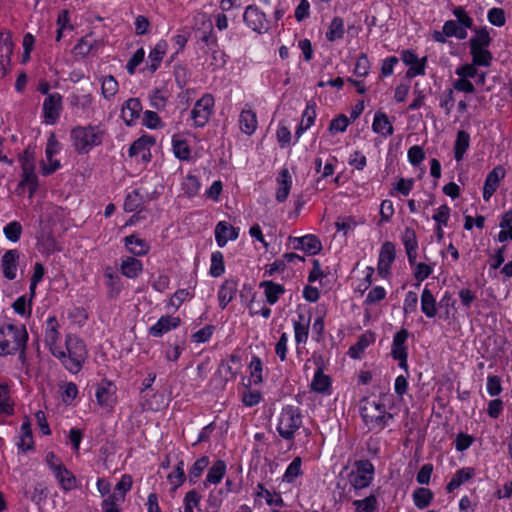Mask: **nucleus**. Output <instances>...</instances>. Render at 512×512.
Returning a JSON list of instances; mask_svg holds the SVG:
<instances>
[{
  "label": "nucleus",
  "instance_id": "obj_1",
  "mask_svg": "<svg viewBox=\"0 0 512 512\" xmlns=\"http://www.w3.org/2000/svg\"><path fill=\"white\" fill-rule=\"evenodd\" d=\"M58 321L54 316L48 317L45 324V344L53 356L58 358L71 373H78L87 358V348L82 339L68 334L62 343L58 331Z\"/></svg>",
  "mask_w": 512,
  "mask_h": 512
},
{
  "label": "nucleus",
  "instance_id": "obj_2",
  "mask_svg": "<svg viewBox=\"0 0 512 512\" xmlns=\"http://www.w3.org/2000/svg\"><path fill=\"white\" fill-rule=\"evenodd\" d=\"M391 396L383 395L378 398H364L360 402V415L370 430L381 431L393 418L387 411Z\"/></svg>",
  "mask_w": 512,
  "mask_h": 512
},
{
  "label": "nucleus",
  "instance_id": "obj_3",
  "mask_svg": "<svg viewBox=\"0 0 512 512\" xmlns=\"http://www.w3.org/2000/svg\"><path fill=\"white\" fill-rule=\"evenodd\" d=\"M105 135L99 124L78 125L70 132L71 145L78 154H88L103 143Z\"/></svg>",
  "mask_w": 512,
  "mask_h": 512
},
{
  "label": "nucleus",
  "instance_id": "obj_4",
  "mask_svg": "<svg viewBox=\"0 0 512 512\" xmlns=\"http://www.w3.org/2000/svg\"><path fill=\"white\" fill-rule=\"evenodd\" d=\"M44 460L57 484L63 491L68 492L78 488V479L74 473L64 465L59 456L54 452H47Z\"/></svg>",
  "mask_w": 512,
  "mask_h": 512
},
{
  "label": "nucleus",
  "instance_id": "obj_5",
  "mask_svg": "<svg viewBox=\"0 0 512 512\" xmlns=\"http://www.w3.org/2000/svg\"><path fill=\"white\" fill-rule=\"evenodd\" d=\"M27 332L23 325L7 324L0 327V355L12 354L25 346Z\"/></svg>",
  "mask_w": 512,
  "mask_h": 512
},
{
  "label": "nucleus",
  "instance_id": "obj_6",
  "mask_svg": "<svg viewBox=\"0 0 512 512\" xmlns=\"http://www.w3.org/2000/svg\"><path fill=\"white\" fill-rule=\"evenodd\" d=\"M374 475L375 468L369 460H357L348 469L346 478L350 489L354 490L355 495H358L359 490L371 485Z\"/></svg>",
  "mask_w": 512,
  "mask_h": 512
},
{
  "label": "nucleus",
  "instance_id": "obj_7",
  "mask_svg": "<svg viewBox=\"0 0 512 512\" xmlns=\"http://www.w3.org/2000/svg\"><path fill=\"white\" fill-rule=\"evenodd\" d=\"M59 208L56 206H49L46 210L45 216L39 221L41 231L37 235V249L44 255H50L58 250L60 247L52 235L51 231L46 228V222L49 224L52 222L53 216H58Z\"/></svg>",
  "mask_w": 512,
  "mask_h": 512
},
{
  "label": "nucleus",
  "instance_id": "obj_8",
  "mask_svg": "<svg viewBox=\"0 0 512 512\" xmlns=\"http://www.w3.org/2000/svg\"><path fill=\"white\" fill-rule=\"evenodd\" d=\"M302 426V415L300 409L296 406L287 405L282 408L277 423V431L279 435L291 440L294 438L296 431Z\"/></svg>",
  "mask_w": 512,
  "mask_h": 512
},
{
  "label": "nucleus",
  "instance_id": "obj_9",
  "mask_svg": "<svg viewBox=\"0 0 512 512\" xmlns=\"http://www.w3.org/2000/svg\"><path fill=\"white\" fill-rule=\"evenodd\" d=\"M22 169L21 180L18 188L28 191V197L32 198L38 187V178L35 173V160L31 153L25 151L19 158Z\"/></svg>",
  "mask_w": 512,
  "mask_h": 512
},
{
  "label": "nucleus",
  "instance_id": "obj_10",
  "mask_svg": "<svg viewBox=\"0 0 512 512\" xmlns=\"http://www.w3.org/2000/svg\"><path fill=\"white\" fill-rule=\"evenodd\" d=\"M63 110V98L60 93L53 92L45 97L42 104L43 123L54 125L59 120Z\"/></svg>",
  "mask_w": 512,
  "mask_h": 512
},
{
  "label": "nucleus",
  "instance_id": "obj_11",
  "mask_svg": "<svg viewBox=\"0 0 512 512\" xmlns=\"http://www.w3.org/2000/svg\"><path fill=\"white\" fill-rule=\"evenodd\" d=\"M95 397L100 407L111 411L118 402L116 385L107 379L102 380L96 386Z\"/></svg>",
  "mask_w": 512,
  "mask_h": 512
},
{
  "label": "nucleus",
  "instance_id": "obj_12",
  "mask_svg": "<svg viewBox=\"0 0 512 512\" xmlns=\"http://www.w3.org/2000/svg\"><path fill=\"white\" fill-rule=\"evenodd\" d=\"M396 258L395 245L386 241L382 244L377 263V275L382 279H388L392 274V265Z\"/></svg>",
  "mask_w": 512,
  "mask_h": 512
},
{
  "label": "nucleus",
  "instance_id": "obj_13",
  "mask_svg": "<svg viewBox=\"0 0 512 512\" xmlns=\"http://www.w3.org/2000/svg\"><path fill=\"white\" fill-rule=\"evenodd\" d=\"M214 98L211 94L203 95L194 105L191 111V118L194 125L203 127L209 121L214 108Z\"/></svg>",
  "mask_w": 512,
  "mask_h": 512
},
{
  "label": "nucleus",
  "instance_id": "obj_14",
  "mask_svg": "<svg viewBox=\"0 0 512 512\" xmlns=\"http://www.w3.org/2000/svg\"><path fill=\"white\" fill-rule=\"evenodd\" d=\"M400 59L408 67L407 77L414 78L425 75L427 57H419L413 50L406 49L401 51Z\"/></svg>",
  "mask_w": 512,
  "mask_h": 512
},
{
  "label": "nucleus",
  "instance_id": "obj_15",
  "mask_svg": "<svg viewBox=\"0 0 512 512\" xmlns=\"http://www.w3.org/2000/svg\"><path fill=\"white\" fill-rule=\"evenodd\" d=\"M408 332L405 329L398 331L393 337L391 355L399 362V367L408 374V349H407Z\"/></svg>",
  "mask_w": 512,
  "mask_h": 512
},
{
  "label": "nucleus",
  "instance_id": "obj_16",
  "mask_svg": "<svg viewBox=\"0 0 512 512\" xmlns=\"http://www.w3.org/2000/svg\"><path fill=\"white\" fill-rule=\"evenodd\" d=\"M255 504H262V501L271 509H279L285 506L282 494L278 491L267 488L263 484H258L254 491Z\"/></svg>",
  "mask_w": 512,
  "mask_h": 512
},
{
  "label": "nucleus",
  "instance_id": "obj_17",
  "mask_svg": "<svg viewBox=\"0 0 512 512\" xmlns=\"http://www.w3.org/2000/svg\"><path fill=\"white\" fill-rule=\"evenodd\" d=\"M243 19L246 25L255 32L263 33L268 29L266 16L257 6H248L245 9Z\"/></svg>",
  "mask_w": 512,
  "mask_h": 512
},
{
  "label": "nucleus",
  "instance_id": "obj_18",
  "mask_svg": "<svg viewBox=\"0 0 512 512\" xmlns=\"http://www.w3.org/2000/svg\"><path fill=\"white\" fill-rule=\"evenodd\" d=\"M155 144L152 136L144 135L134 141L129 148V155L138 161L148 162L151 159V147Z\"/></svg>",
  "mask_w": 512,
  "mask_h": 512
},
{
  "label": "nucleus",
  "instance_id": "obj_19",
  "mask_svg": "<svg viewBox=\"0 0 512 512\" xmlns=\"http://www.w3.org/2000/svg\"><path fill=\"white\" fill-rule=\"evenodd\" d=\"M181 325V319L178 316H161L155 324L149 327L148 333L153 337H162L164 334L177 329Z\"/></svg>",
  "mask_w": 512,
  "mask_h": 512
},
{
  "label": "nucleus",
  "instance_id": "obj_20",
  "mask_svg": "<svg viewBox=\"0 0 512 512\" xmlns=\"http://www.w3.org/2000/svg\"><path fill=\"white\" fill-rule=\"evenodd\" d=\"M214 234L217 245L223 248L229 241H235L238 238L239 228L227 221H219L215 226Z\"/></svg>",
  "mask_w": 512,
  "mask_h": 512
},
{
  "label": "nucleus",
  "instance_id": "obj_21",
  "mask_svg": "<svg viewBox=\"0 0 512 512\" xmlns=\"http://www.w3.org/2000/svg\"><path fill=\"white\" fill-rule=\"evenodd\" d=\"M506 171L503 166H496L490 171L485 179L483 187V199L489 201L499 187L500 181L505 177Z\"/></svg>",
  "mask_w": 512,
  "mask_h": 512
},
{
  "label": "nucleus",
  "instance_id": "obj_22",
  "mask_svg": "<svg viewBox=\"0 0 512 512\" xmlns=\"http://www.w3.org/2000/svg\"><path fill=\"white\" fill-rule=\"evenodd\" d=\"M293 184L292 176L287 168H282L276 177L275 198L282 203L288 198Z\"/></svg>",
  "mask_w": 512,
  "mask_h": 512
},
{
  "label": "nucleus",
  "instance_id": "obj_23",
  "mask_svg": "<svg viewBox=\"0 0 512 512\" xmlns=\"http://www.w3.org/2000/svg\"><path fill=\"white\" fill-rule=\"evenodd\" d=\"M238 122L240 130L244 134L251 136L255 133L258 127L257 115L249 104L244 105L241 109Z\"/></svg>",
  "mask_w": 512,
  "mask_h": 512
},
{
  "label": "nucleus",
  "instance_id": "obj_24",
  "mask_svg": "<svg viewBox=\"0 0 512 512\" xmlns=\"http://www.w3.org/2000/svg\"><path fill=\"white\" fill-rule=\"evenodd\" d=\"M142 104L138 98L127 99L121 107V118L126 125H134L142 112Z\"/></svg>",
  "mask_w": 512,
  "mask_h": 512
},
{
  "label": "nucleus",
  "instance_id": "obj_25",
  "mask_svg": "<svg viewBox=\"0 0 512 512\" xmlns=\"http://www.w3.org/2000/svg\"><path fill=\"white\" fill-rule=\"evenodd\" d=\"M19 252L16 249L7 250L1 259V270L5 278L13 280L17 276Z\"/></svg>",
  "mask_w": 512,
  "mask_h": 512
},
{
  "label": "nucleus",
  "instance_id": "obj_26",
  "mask_svg": "<svg viewBox=\"0 0 512 512\" xmlns=\"http://www.w3.org/2000/svg\"><path fill=\"white\" fill-rule=\"evenodd\" d=\"M124 246L126 250L136 256V257H142L149 253L150 251V244L145 239L139 237L137 234H132L129 236H126L123 239Z\"/></svg>",
  "mask_w": 512,
  "mask_h": 512
},
{
  "label": "nucleus",
  "instance_id": "obj_27",
  "mask_svg": "<svg viewBox=\"0 0 512 512\" xmlns=\"http://www.w3.org/2000/svg\"><path fill=\"white\" fill-rule=\"evenodd\" d=\"M168 44L165 40L158 41L148 54L146 70L154 73L160 67V64L167 53Z\"/></svg>",
  "mask_w": 512,
  "mask_h": 512
},
{
  "label": "nucleus",
  "instance_id": "obj_28",
  "mask_svg": "<svg viewBox=\"0 0 512 512\" xmlns=\"http://www.w3.org/2000/svg\"><path fill=\"white\" fill-rule=\"evenodd\" d=\"M402 244L405 248L408 263H413L418 256V239L414 229L405 228L401 236Z\"/></svg>",
  "mask_w": 512,
  "mask_h": 512
},
{
  "label": "nucleus",
  "instance_id": "obj_29",
  "mask_svg": "<svg viewBox=\"0 0 512 512\" xmlns=\"http://www.w3.org/2000/svg\"><path fill=\"white\" fill-rule=\"evenodd\" d=\"M424 257L425 261H417L415 258L413 263H409L414 279L417 281L416 285H420L434 270L435 264L427 256Z\"/></svg>",
  "mask_w": 512,
  "mask_h": 512
},
{
  "label": "nucleus",
  "instance_id": "obj_30",
  "mask_svg": "<svg viewBox=\"0 0 512 512\" xmlns=\"http://www.w3.org/2000/svg\"><path fill=\"white\" fill-rule=\"evenodd\" d=\"M375 340V334L371 331H366L359 337L358 341L349 348L347 352L348 356L355 360L360 359L365 350L372 345Z\"/></svg>",
  "mask_w": 512,
  "mask_h": 512
},
{
  "label": "nucleus",
  "instance_id": "obj_31",
  "mask_svg": "<svg viewBox=\"0 0 512 512\" xmlns=\"http://www.w3.org/2000/svg\"><path fill=\"white\" fill-rule=\"evenodd\" d=\"M372 131L382 137H389L393 134L394 128L386 113L377 111L372 122Z\"/></svg>",
  "mask_w": 512,
  "mask_h": 512
},
{
  "label": "nucleus",
  "instance_id": "obj_32",
  "mask_svg": "<svg viewBox=\"0 0 512 512\" xmlns=\"http://www.w3.org/2000/svg\"><path fill=\"white\" fill-rule=\"evenodd\" d=\"M317 113L315 104L308 102L301 115V121L296 128L295 137L298 140L315 123Z\"/></svg>",
  "mask_w": 512,
  "mask_h": 512
},
{
  "label": "nucleus",
  "instance_id": "obj_33",
  "mask_svg": "<svg viewBox=\"0 0 512 512\" xmlns=\"http://www.w3.org/2000/svg\"><path fill=\"white\" fill-rule=\"evenodd\" d=\"M331 384V378L324 374L321 368H318L315 371L310 387L315 393L330 395L332 393Z\"/></svg>",
  "mask_w": 512,
  "mask_h": 512
},
{
  "label": "nucleus",
  "instance_id": "obj_34",
  "mask_svg": "<svg viewBox=\"0 0 512 512\" xmlns=\"http://www.w3.org/2000/svg\"><path fill=\"white\" fill-rule=\"evenodd\" d=\"M227 471V465L223 460H216L208 468V472L204 481L205 487L210 485H218L224 478Z\"/></svg>",
  "mask_w": 512,
  "mask_h": 512
},
{
  "label": "nucleus",
  "instance_id": "obj_35",
  "mask_svg": "<svg viewBox=\"0 0 512 512\" xmlns=\"http://www.w3.org/2000/svg\"><path fill=\"white\" fill-rule=\"evenodd\" d=\"M475 475L476 470L473 467H463L457 470L446 486L447 492H453L455 489L474 478Z\"/></svg>",
  "mask_w": 512,
  "mask_h": 512
},
{
  "label": "nucleus",
  "instance_id": "obj_36",
  "mask_svg": "<svg viewBox=\"0 0 512 512\" xmlns=\"http://www.w3.org/2000/svg\"><path fill=\"white\" fill-rule=\"evenodd\" d=\"M310 317L303 314L299 315V319L293 322L294 337L297 345H305L309 336Z\"/></svg>",
  "mask_w": 512,
  "mask_h": 512
},
{
  "label": "nucleus",
  "instance_id": "obj_37",
  "mask_svg": "<svg viewBox=\"0 0 512 512\" xmlns=\"http://www.w3.org/2000/svg\"><path fill=\"white\" fill-rule=\"evenodd\" d=\"M120 270L127 278H136L142 273L143 264L136 257L127 256L122 259Z\"/></svg>",
  "mask_w": 512,
  "mask_h": 512
},
{
  "label": "nucleus",
  "instance_id": "obj_38",
  "mask_svg": "<svg viewBox=\"0 0 512 512\" xmlns=\"http://www.w3.org/2000/svg\"><path fill=\"white\" fill-rule=\"evenodd\" d=\"M249 385H260L264 381V365L258 356H252L248 365Z\"/></svg>",
  "mask_w": 512,
  "mask_h": 512
},
{
  "label": "nucleus",
  "instance_id": "obj_39",
  "mask_svg": "<svg viewBox=\"0 0 512 512\" xmlns=\"http://www.w3.org/2000/svg\"><path fill=\"white\" fill-rule=\"evenodd\" d=\"M172 150L176 158L188 161L191 158V149L187 140L181 135L172 137Z\"/></svg>",
  "mask_w": 512,
  "mask_h": 512
},
{
  "label": "nucleus",
  "instance_id": "obj_40",
  "mask_svg": "<svg viewBox=\"0 0 512 512\" xmlns=\"http://www.w3.org/2000/svg\"><path fill=\"white\" fill-rule=\"evenodd\" d=\"M470 146V135L464 130H459L454 143V158L457 162L463 160L465 153Z\"/></svg>",
  "mask_w": 512,
  "mask_h": 512
},
{
  "label": "nucleus",
  "instance_id": "obj_41",
  "mask_svg": "<svg viewBox=\"0 0 512 512\" xmlns=\"http://www.w3.org/2000/svg\"><path fill=\"white\" fill-rule=\"evenodd\" d=\"M100 84L102 97L107 101L113 100L119 91L118 81L113 76L107 75L100 78Z\"/></svg>",
  "mask_w": 512,
  "mask_h": 512
},
{
  "label": "nucleus",
  "instance_id": "obj_42",
  "mask_svg": "<svg viewBox=\"0 0 512 512\" xmlns=\"http://www.w3.org/2000/svg\"><path fill=\"white\" fill-rule=\"evenodd\" d=\"M345 34V25L341 17H334L327 27L325 37L329 42L341 40Z\"/></svg>",
  "mask_w": 512,
  "mask_h": 512
},
{
  "label": "nucleus",
  "instance_id": "obj_43",
  "mask_svg": "<svg viewBox=\"0 0 512 512\" xmlns=\"http://www.w3.org/2000/svg\"><path fill=\"white\" fill-rule=\"evenodd\" d=\"M455 73L457 76H463L470 81L475 79L476 83L480 85L484 84L485 81V73H479L474 62L460 66Z\"/></svg>",
  "mask_w": 512,
  "mask_h": 512
},
{
  "label": "nucleus",
  "instance_id": "obj_44",
  "mask_svg": "<svg viewBox=\"0 0 512 512\" xmlns=\"http://www.w3.org/2000/svg\"><path fill=\"white\" fill-rule=\"evenodd\" d=\"M487 48L488 47L470 46L474 64L484 67L490 66L492 55Z\"/></svg>",
  "mask_w": 512,
  "mask_h": 512
},
{
  "label": "nucleus",
  "instance_id": "obj_45",
  "mask_svg": "<svg viewBox=\"0 0 512 512\" xmlns=\"http://www.w3.org/2000/svg\"><path fill=\"white\" fill-rule=\"evenodd\" d=\"M434 494L428 488H417L412 494L413 503L419 509L428 507L433 500Z\"/></svg>",
  "mask_w": 512,
  "mask_h": 512
},
{
  "label": "nucleus",
  "instance_id": "obj_46",
  "mask_svg": "<svg viewBox=\"0 0 512 512\" xmlns=\"http://www.w3.org/2000/svg\"><path fill=\"white\" fill-rule=\"evenodd\" d=\"M330 273L325 271L318 260L312 261V269L309 273L308 280L313 283L318 281L320 285L324 286L328 284V278Z\"/></svg>",
  "mask_w": 512,
  "mask_h": 512
},
{
  "label": "nucleus",
  "instance_id": "obj_47",
  "mask_svg": "<svg viewBox=\"0 0 512 512\" xmlns=\"http://www.w3.org/2000/svg\"><path fill=\"white\" fill-rule=\"evenodd\" d=\"M17 446L22 451L30 450L33 447V437L29 422H23L19 432Z\"/></svg>",
  "mask_w": 512,
  "mask_h": 512
},
{
  "label": "nucleus",
  "instance_id": "obj_48",
  "mask_svg": "<svg viewBox=\"0 0 512 512\" xmlns=\"http://www.w3.org/2000/svg\"><path fill=\"white\" fill-rule=\"evenodd\" d=\"M300 475H302V460L300 457H296L286 468L282 481L293 483Z\"/></svg>",
  "mask_w": 512,
  "mask_h": 512
},
{
  "label": "nucleus",
  "instance_id": "obj_49",
  "mask_svg": "<svg viewBox=\"0 0 512 512\" xmlns=\"http://www.w3.org/2000/svg\"><path fill=\"white\" fill-rule=\"evenodd\" d=\"M352 505L356 512H374L378 507V499L376 495L370 494L364 499L354 500Z\"/></svg>",
  "mask_w": 512,
  "mask_h": 512
},
{
  "label": "nucleus",
  "instance_id": "obj_50",
  "mask_svg": "<svg viewBox=\"0 0 512 512\" xmlns=\"http://www.w3.org/2000/svg\"><path fill=\"white\" fill-rule=\"evenodd\" d=\"M133 484V479L130 475L124 474L122 475L119 482L116 484L114 491L111 495H113V498H116L117 500H125V496L128 491H130Z\"/></svg>",
  "mask_w": 512,
  "mask_h": 512
},
{
  "label": "nucleus",
  "instance_id": "obj_51",
  "mask_svg": "<svg viewBox=\"0 0 512 512\" xmlns=\"http://www.w3.org/2000/svg\"><path fill=\"white\" fill-rule=\"evenodd\" d=\"M298 241L299 247L311 255L318 253L322 248L321 242L314 235H305Z\"/></svg>",
  "mask_w": 512,
  "mask_h": 512
},
{
  "label": "nucleus",
  "instance_id": "obj_52",
  "mask_svg": "<svg viewBox=\"0 0 512 512\" xmlns=\"http://www.w3.org/2000/svg\"><path fill=\"white\" fill-rule=\"evenodd\" d=\"M66 317L72 325L80 327L85 324L88 315L84 308L73 306L67 309Z\"/></svg>",
  "mask_w": 512,
  "mask_h": 512
},
{
  "label": "nucleus",
  "instance_id": "obj_53",
  "mask_svg": "<svg viewBox=\"0 0 512 512\" xmlns=\"http://www.w3.org/2000/svg\"><path fill=\"white\" fill-rule=\"evenodd\" d=\"M422 311L427 317H434L436 309V301L430 290H423L421 297Z\"/></svg>",
  "mask_w": 512,
  "mask_h": 512
},
{
  "label": "nucleus",
  "instance_id": "obj_54",
  "mask_svg": "<svg viewBox=\"0 0 512 512\" xmlns=\"http://www.w3.org/2000/svg\"><path fill=\"white\" fill-rule=\"evenodd\" d=\"M414 185L415 180L413 178H399L395 183H393V191L390 194L408 196L413 190Z\"/></svg>",
  "mask_w": 512,
  "mask_h": 512
},
{
  "label": "nucleus",
  "instance_id": "obj_55",
  "mask_svg": "<svg viewBox=\"0 0 512 512\" xmlns=\"http://www.w3.org/2000/svg\"><path fill=\"white\" fill-rule=\"evenodd\" d=\"M371 70V63L368 56L365 53H361L355 62L353 73L357 77H366L369 75Z\"/></svg>",
  "mask_w": 512,
  "mask_h": 512
},
{
  "label": "nucleus",
  "instance_id": "obj_56",
  "mask_svg": "<svg viewBox=\"0 0 512 512\" xmlns=\"http://www.w3.org/2000/svg\"><path fill=\"white\" fill-rule=\"evenodd\" d=\"M224 256L220 251H214L211 254L210 274L213 277H219L224 273Z\"/></svg>",
  "mask_w": 512,
  "mask_h": 512
},
{
  "label": "nucleus",
  "instance_id": "obj_57",
  "mask_svg": "<svg viewBox=\"0 0 512 512\" xmlns=\"http://www.w3.org/2000/svg\"><path fill=\"white\" fill-rule=\"evenodd\" d=\"M209 466V458L203 456L198 458L189 470L190 481L195 482Z\"/></svg>",
  "mask_w": 512,
  "mask_h": 512
},
{
  "label": "nucleus",
  "instance_id": "obj_58",
  "mask_svg": "<svg viewBox=\"0 0 512 512\" xmlns=\"http://www.w3.org/2000/svg\"><path fill=\"white\" fill-rule=\"evenodd\" d=\"M444 32L448 37H456L458 39H465L467 37V31L461 24H458L454 20L446 21L443 25Z\"/></svg>",
  "mask_w": 512,
  "mask_h": 512
},
{
  "label": "nucleus",
  "instance_id": "obj_59",
  "mask_svg": "<svg viewBox=\"0 0 512 512\" xmlns=\"http://www.w3.org/2000/svg\"><path fill=\"white\" fill-rule=\"evenodd\" d=\"M57 27L56 41H60L64 33L72 29L69 12L67 10L59 12L57 17Z\"/></svg>",
  "mask_w": 512,
  "mask_h": 512
},
{
  "label": "nucleus",
  "instance_id": "obj_60",
  "mask_svg": "<svg viewBox=\"0 0 512 512\" xmlns=\"http://www.w3.org/2000/svg\"><path fill=\"white\" fill-rule=\"evenodd\" d=\"M71 105L82 110L88 111L93 105V96L91 94H74L70 99Z\"/></svg>",
  "mask_w": 512,
  "mask_h": 512
},
{
  "label": "nucleus",
  "instance_id": "obj_61",
  "mask_svg": "<svg viewBox=\"0 0 512 512\" xmlns=\"http://www.w3.org/2000/svg\"><path fill=\"white\" fill-rule=\"evenodd\" d=\"M451 209L447 204H443L435 209L432 219L435 222V226L447 227L450 219Z\"/></svg>",
  "mask_w": 512,
  "mask_h": 512
},
{
  "label": "nucleus",
  "instance_id": "obj_62",
  "mask_svg": "<svg viewBox=\"0 0 512 512\" xmlns=\"http://www.w3.org/2000/svg\"><path fill=\"white\" fill-rule=\"evenodd\" d=\"M350 123L351 120L346 115L340 114L331 120L328 130L332 135L343 133Z\"/></svg>",
  "mask_w": 512,
  "mask_h": 512
},
{
  "label": "nucleus",
  "instance_id": "obj_63",
  "mask_svg": "<svg viewBox=\"0 0 512 512\" xmlns=\"http://www.w3.org/2000/svg\"><path fill=\"white\" fill-rule=\"evenodd\" d=\"M13 412V403L6 386H0V416H8Z\"/></svg>",
  "mask_w": 512,
  "mask_h": 512
},
{
  "label": "nucleus",
  "instance_id": "obj_64",
  "mask_svg": "<svg viewBox=\"0 0 512 512\" xmlns=\"http://www.w3.org/2000/svg\"><path fill=\"white\" fill-rule=\"evenodd\" d=\"M491 37L487 27L477 29L475 35L470 39V46L488 47Z\"/></svg>",
  "mask_w": 512,
  "mask_h": 512
}]
</instances>
